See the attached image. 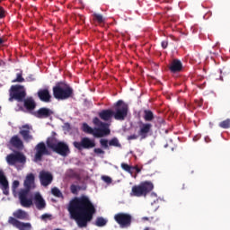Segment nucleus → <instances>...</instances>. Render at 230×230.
Here are the masks:
<instances>
[{"instance_id":"nucleus-1","label":"nucleus","mask_w":230,"mask_h":230,"mask_svg":"<svg viewBox=\"0 0 230 230\" xmlns=\"http://www.w3.org/2000/svg\"><path fill=\"white\" fill-rule=\"evenodd\" d=\"M67 211L70 218L75 220L80 229L87 227L96 214V207L89 199V196L82 195L69 201Z\"/></svg>"},{"instance_id":"nucleus-2","label":"nucleus","mask_w":230,"mask_h":230,"mask_svg":"<svg viewBox=\"0 0 230 230\" xmlns=\"http://www.w3.org/2000/svg\"><path fill=\"white\" fill-rule=\"evenodd\" d=\"M24 188L19 192L20 204L22 208H31L33 206V199L28 198L30 191L35 186V175L33 173L27 174L24 180Z\"/></svg>"},{"instance_id":"nucleus-3","label":"nucleus","mask_w":230,"mask_h":230,"mask_svg":"<svg viewBox=\"0 0 230 230\" xmlns=\"http://www.w3.org/2000/svg\"><path fill=\"white\" fill-rule=\"evenodd\" d=\"M158 123H164V119L159 118L154 111L145 110V137L154 136V132L157 130Z\"/></svg>"},{"instance_id":"nucleus-4","label":"nucleus","mask_w":230,"mask_h":230,"mask_svg":"<svg viewBox=\"0 0 230 230\" xmlns=\"http://www.w3.org/2000/svg\"><path fill=\"white\" fill-rule=\"evenodd\" d=\"M56 100H69L75 96V91L71 85L66 83H58L52 89Z\"/></svg>"},{"instance_id":"nucleus-5","label":"nucleus","mask_w":230,"mask_h":230,"mask_svg":"<svg viewBox=\"0 0 230 230\" xmlns=\"http://www.w3.org/2000/svg\"><path fill=\"white\" fill-rule=\"evenodd\" d=\"M26 98V90H24V86L20 84L12 85L9 90V102H24Z\"/></svg>"},{"instance_id":"nucleus-6","label":"nucleus","mask_w":230,"mask_h":230,"mask_svg":"<svg viewBox=\"0 0 230 230\" xmlns=\"http://www.w3.org/2000/svg\"><path fill=\"white\" fill-rule=\"evenodd\" d=\"M128 114V104L119 100L115 103V111H113V118L117 121H123Z\"/></svg>"},{"instance_id":"nucleus-7","label":"nucleus","mask_w":230,"mask_h":230,"mask_svg":"<svg viewBox=\"0 0 230 230\" xmlns=\"http://www.w3.org/2000/svg\"><path fill=\"white\" fill-rule=\"evenodd\" d=\"M6 163L9 166H15V164H26V156L24 154L16 151L14 153H11L7 155L5 157Z\"/></svg>"},{"instance_id":"nucleus-8","label":"nucleus","mask_w":230,"mask_h":230,"mask_svg":"<svg viewBox=\"0 0 230 230\" xmlns=\"http://www.w3.org/2000/svg\"><path fill=\"white\" fill-rule=\"evenodd\" d=\"M73 145L77 150H91V148L96 146V142L94 139L84 137L81 138L80 142L75 141Z\"/></svg>"},{"instance_id":"nucleus-9","label":"nucleus","mask_w":230,"mask_h":230,"mask_svg":"<svg viewBox=\"0 0 230 230\" xmlns=\"http://www.w3.org/2000/svg\"><path fill=\"white\" fill-rule=\"evenodd\" d=\"M114 220L119 224V227H130L132 224V216L127 213H118L114 216Z\"/></svg>"},{"instance_id":"nucleus-10","label":"nucleus","mask_w":230,"mask_h":230,"mask_svg":"<svg viewBox=\"0 0 230 230\" xmlns=\"http://www.w3.org/2000/svg\"><path fill=\"white\" fill-rule=\"evenodd\" d=\"M35 155H34V162L39 163L42 161L43 155H51V153H49V150H48V147H46V144L44 142H40L35 146Z\"/></svg>"},{"instance_id":"nucleus-11","label":"nucleus","mask_w":230,"mask_h":230,"mask_svg":"<svg viewBox=\"0 0 230 230\" xmlns=\"http://www.w3.org/2000/svg\"><path fill=\"white\" fill-rule=\"evenodd\" d=\"M58 155H62V157H67L69 154H71V150L69 149V146L66 144V142L59 141V143L56 146V148L53 150Z\"/></svg>"},{"instance_id":"nucleus-12","label":"nucleus","mask_w":230,"mask_h":230,"mask_svg":"<svg viewBox=\"0 0 230 230\" xmlns=\"http://www.w3.org/2000/svg\"><path fill=\"white\" fill-rule=\"evenodd\" d=\"M8 224H10L11 226H13V227H16V229H19V230H31V224L22 223V222L17 220L15 217H9Z\"/></svg>"},{"instance_id":"nucleus-13","label":"nucleus","mask_w":230,"mask_h":230,"mask_svg":"<svg viewBox=\"0 0 230 230\" xmlns=\"http://www.w3.org/2000/svg\"><path fill=\"white\" fill-rule=\"evenodd\" d=\"M0 189L2 190L4 195H10V185L3 170H0Z\"/></svg>"},{"instance_id":"nucleus-14","label":"nucleus","mask_w":230,"mask_h":230,"mask_svg":"<svg viewBox=\"0 0 230 230\" xmlns=\"http://www.w3.org/2000/svg\"><path fill=\"white\" fill-rule=\"evenodd\" d=\"M40 181L41 186H49L53 182V174L48 171L40 172Z\"/></svg>"},{"instance_id":"nucleus-15","label":"nucleus","mask_w":230,"mask_h":230,"mask_svg":"<svg viewBox=\"0 0 230 230\" xmlns=\"http://www.w3.org/2000/svg\"><path fill=\"white\" fill-rule=\"evenodd\" d=\"M53 114V111H51L49 108H40L37 111L33 112V116L35 118H39V119H46L48 118H50Z\"/></svg>"},{"instance_id":"nucleus-16","label":"nucleus","mask_w":230,"mask_h":230,"mask_svg":"<svg viewBox=\"0 0 230 230\" xmlns=\"http://www.w3.org/2000/svg\"><path fill=\"white\" fill-rule=\"evenodd\" d=\"M30 130H31V127L28 124L22 126L21 130L19 131V134H21L23 140H25L26 143H30L33 139V136L30 134Z\"/></svg>"},{"instance_id":"nucleus-17","label":"nucleus","mask_w":230,"mask_h":230,"mask_svg":"<svg viewBox=\"0 0 230 230\" xmlns=\"http://www.w3.org/2000/svg\"><path fill=\"white\" fill-rule=\"evenodd\" d=\"M9 145L13 146V148H16V150H22L24 148V142H22V139L17 135L11 137Z\"/></svg>"},{"instance_id":"nucleus-18","label":"nucleus","mask_w":230,"mask_h":230,"mask_svg":"<svg viewBox=\"0 0 230 230\" xmlns=\"http://www.w3.org/2000/svg\"><path fill=\"white\" fill-rule=\"evenodd\" d=\"M38 98L40 102H44V103H49L51 102V93H49V89H40L37 93Z\"/></svg>"},{"instance_id":"nucleus-19","label":"nucleus","mask_w":230,"mask_h":230,"mask_svg":"<svg viewBox=\"0 0 230 230\" xmlns=\"http://www.w3.org/2000/svg\"><path fill=\"white\" fill-rule=\"evenodd\" d=\"M145 195V182H141L139 185H134L132 187L130 196L131 197H143Z\"/></svg>"},{"instance_id":"nucleus-20","label":"nucleus","mask_w":230,"mask_h":230,"mask_svg":"<svg viewBox=\"0 0 230 230\" xmlns=\"http://www.w3.org/2000/svg\"><path fill=\"white\" fill-rule=\"evenodd\" d=\"M34 204L39 210L46 208V200H44V198H42L40 192L34 194Z\"/></svg>"},{"instance_id":"nucleus-21","label":"nucleus","mask_w":230,"mask_h":230,"mask_svg":"<svg viewBox=\"0 0 230 230\" xmlns=\"http://www.w3.org/2000/svg\"><path fill=\"white\" fill-rule=\"evenodd\" d=\"M111 134V129H109V125L106 127L95 128L93 130L94 137H104V136H109Z\"/></svg>"},{"instance_id":"nucleus-22","label":"nucleus","mask_w":230,"mask_h":230,"mask_svg":"<svg viewBox=\"0 0 230 230\" xmlns=\"http://www.w3.org/2000/svg\"><path fill=\"white\" fill-rule=\"evenodd\" d=\"M169 70L173 74L181 73L182 71V62L179 59H173L169 65Z\"/></svg>"},{"instance_id":"nucleus-23","label":"nucleus","mask_w":230,"mask_h":230,"mask_svg":"<svg viewBox=\"0 0 230 230\" xmlns=\"http://www.w3.org/2000/svg\"><path fill=\"white\" fill-rule=\"evenodd\" d=\"M137 135H131L128 137V139L130 141L132 139H137L138 136H141L142 139H145V123L139 122L138 127L136 128Z\"/></svg>"},{"instance_id":"nucleus-24","label":"nucleus","mask_w":230,"mask_h":230,"mask_svg":"<svg viewBox=\"0 0 230 230\" xmlns=\"http://www.w3.org/2000/svg\"><path fill=\"white\" fill-rule=\"evenodd\" d=\"M99 118H101L102 121H111V119L114 118V111L102 110L101 112H99Z\"/></svg>"},{"instance_id":"nucleus-25","label":"nucleus","mask_w":230,"mask_h":230,"mask_svg":"<svg viewBox=\"0 0 230 230\" xmlns=\"http://www.w3.org/2000/svg\"><path fill=\"white\" fill-rule=\"evenodd\" d=\"M22 102H23V107H25L27 111H35V108L37 107V103L35 102V100H33L32 97L24 99Z\"/></svg>"},{"instance_id":"nucleus-26","label":"nucleus","mask_w":230,"mask_h":230,"mask_svg":"<svg viewBox=\"0 0 230 230\" xmlns=\"http://www.w3.org/2000/svg\"><path fill=\"white\" fill-rule=\"evenodd\" d=\"M46 143L48 148H50V150L53 152L60 141H58V139H57L55 137H50L47 139Z\"/></svg>"},{"instance_id":"nucleus-27","label":"nucleus","mask_w":230,"mask_h":230,"mask_svg":"<svg viewBox=\"0 0 230 230\" xmlns=\"http://www.w3.org/2000/svg\"><path fill=\"white\" fill-rule=\"evenodd\" d=\"M14 218H18L19 220H28V212L22 210V209H18L13 213Z\"/></svg>"},{"instance_id":"nucleus-28","label":"nucleus","mask_w":230,"mask_h":230,"mask_svg":"<svg viewBox=\"0 0 230 230\" xmlns=\"http://www.w3.org/2000/svg\"><path fill=\"white\" fill-rule=\"evenodd\" d=\"M145 197L147 200V202H149L150 204H155V202H157L158 199H157V194L155 193V192H152V193H147V194H145Z\"/></svg>"},{"instance_id":"nucleus-29","label":"nucleus","mask_w":230,"mask_h":230,"mask_svg":"<svg viewBox=\"0 0 230 230\" xmlns=\"http://www.w3.org/2000/svg\"><path fill=\"white\" fill-rule=\"evenodd\" d=\"M66 176L69 177V179H76L77 181H80L82 179L80 173L73 169H69L66 172Z\"/></svg>"},{"instance_id":"nucleus-30","label":"nucleus","mask_w":230,"mask_h":230,"mask_svg":"<svg viewBox=\"0 0 230 230\" xmlns=\"http://www.w3.org/2000/svg\"><path fill=\"white\" fill-rule=\"evenodd\" d=\"M82 130L84 132V134H92L93 136L94 134V129L87 123H83Z\"/></svg>"},{"instance_id":"nucleus-31","label":"nucleus","mask_w":230,"mask_h":230,"mask_svg":"<svg viewBox=\"0 0 230 230\" xmlns=\"http://www.w3.org/2000/svg\"><path fill=\"white\" fill-rule=\"evenodd\" d=\"M95 226H97V227H104V226H107V219L102 217H97L95 221Z\"/></svg>"},{"instance_id":"nucleus-32","label":"nucleus","mask_w":230,"mask_h":230,"mask_svg":"<svg viewBox=\"0 0 230 230\" xmlns=\"http://www.w3.org/2000/svg\"><path fill=\"white\" fill-rule=\"evenodd\" d=\"M51 193L54 197H58V199H64V194L60 191V189L54 187L51 189Z\"/></svg>"},{"instance_id":"nucleus-33","label":"nucleus","mask_w":230,"mask_h":230,"mask_svg":"<svg viewBox=\"0 0 230 230\" xmlns=\"http://www.w3.org/2000/svg\"><path fill=\"white\" fill-rule=\"evenodd\" d=\"M154 190V183L152 181H145V195L150 193Z\"/></svg>"},{"instance_id":"nucleus-34","label":"nucleus","mask_w":230,"mask_h":230,"mask_svg":"<svg viewBox=\"0 0 230 230\" xmlns=\"http://www.w3.org/2000/svg\"><path fill=\"white\" fill-rule=\"evenodd\" d=\"M93 21H95L99 24H102V22H105V18L102 14H98V13H94L93 14Z\"/></svg>"},{"instance_id":"nucleus-35","label":"nucleus","mask_w":230,"mask_h":230,"mask_svg":"<svg viewBox=\"0 0 230 230\" xmlns=\"http://www.w3.org/2000/svg\"><path fill=\"white\" fill-rule=\"evenodd\" d=\"M121 168L124 172H128V173H133L135 168L133 166L128 165V164L122 163Z\"/></svg>"},{"instance_id":"nucleus-36","label":"nucleus","mask_w":230,"mask_h":230,"mask_svg":"<svg viewBox=\"0 0 230 230\" xmlns=\"http://www.w3.org/2000/svg\"><path fill=\"white\" fill-rule=\"evenodd\" d=\"M24 82V77H22V72L16 74V78L12 81V84H22Z\"/></svg>"},{"instance_id":"nucleus-37","label":"nucleus","mask_w":230,"mask_h":230,"mask_svg":"<svg viewBox=\"0 0 230 230\" xmlns=\"http://www.w3.org/2000/svg\"><path fill=\"white\" fill-rule=\"evenodd\" d=\"M109 146H116L117 148H121V144L119 143V140H118V138H116V137H114L109 141Z\"/></svg>"},{"instance_id":"nucleus-38","label":"nucleus","mask_w":230,"mask_h":230,"mask_svg":"<svg viewBox=\"0 0 230 230\" xmlns=\"http://www.w3.org/2000/svg\"><path fill=\"white\" fill-rule=\"evenodd\" d=\"M93 125H95V127H107V123L102 122V120H100L98 119V117H95L93 120Z\"/></svg>"},{"instance_id":"nucleus-39","label":"nucleus","mask_w":230,"mask_h":230,"mask_svg":"<svg viewBox=\"0 0 230 230\" xmlns=\"http://www.w3.org/2000/svg\"><path fill=\"white\" fill-rule=\"evenodd\" d=\"M221 128H230V119H226L219 123Z\"/></svg>"},{"instance_id":"nucleus-40","label":"nucleus","mask_w":230,"mask_h":230,"mask_svg":"<svg viewBox=\"0 0 230 230\" xmlns=\"http://www.w3.org/2000/svg\"><path fill=\"white\" fill-rule=\"evenodd\" d=\"M78 190H80V187L76 186V185H71L70 186V191L71 193H73L74 195H76L78 193Z\"/></svg>"},{"instance_id":"nucleus-41","label":"nucleus","mask_w":230,"mask_h":230,"mask_svg":"<svg viewBox=\"0 0 230 230\" xmlns=\"http://www.w3.org/2000/svg\"><path fill=\"white\" fill-rule=\"evenodd\" d=\"M100 143H101V146H102V148H109V140L101 139Z\"/></svg>"},{"instance_id":"nucleus-42","label":"nucleus","mask_w":230,"mask_h":230,"mask_svg":"<svg viewBox=\"0 0 230 230\" xmlns=\"http://www.w3.org/2000/svg\"><path fill=\"white\" fill-rule=\"evenodd\" d=\"M102 181L106 182V184H111L112 183V178L109 176H102Z\"/></svg>"},{"instance_id":"nucleus-43","label":"nucleus","mask_w":230,"mask_h":230,"mask_svg":"<svg viewBox=\"0 0 230 230\" xmlns=\"http://www.w3.org/2000/svg\"><path fill=\"white\" fill-rule=\"evenodd\" d=\"M19 184H20V182L17 180L13 182L12 190L13 192H15V190H17L19 188Z\"/></svg>"},{"instance_id":"nucleus-44","label":"nucleus","mask_w":230,"mask_h":230,"mask_svg":"<svg viewBox=\"0 0 230 230\" xmlns=\"http://www.w3.org/2000/svg\"><path fill=\"white\" fill-rule=\"evenodd\" d=\"M94 154H97V155H100L102 154H105V151H103L102 148H95L93 150Z\"/></svg>"},{"instance_id":"nucleus-45","label":"nucleus","mask_w":230,"mask_h":230,"mask_svg":"<svg viewBox=\"0 0 230 230\" xmlns=\"http://www.w3.org/2000/svg\"><path fill=\"white\" fill-rule=\"evenodd\" d=\"M40 218H41V220L46 221V220H48V218H51V214H43V215H41Z\"/></svg>"},{"instance_id":"nucleus-46","label":"nucleus","mask_w":230,"mask_h":230,"mask_svg":"<svg viewBox=\"0 0 230 230\" xmlns=\"http://www.w3.org/2000/svg\"><path fill=\"white\" fill-rule=\"evenodd\" d=\"M5 14H4V8L0 6V19H4Z\"/></svg>"},{"instance_id":"nucleus-47","label":"nucleus","mask_w":230,"mask_h":230,"mask_svg":"<svg viewBox=\"0 0 230 230\" xmlns=\"http://www.w3.org/2000/svg\"><path fill=\"white\" fill-rule=\"evenodd\" d=\"M196 106L197 107H202V104L204 103V100H197L195 101Z\"/></svg>"},{"instance_id":"nucleus-48","label":"nucleus","mask_w":230,"mask_h":230,"mask_svg":"<svg viewBox=\"0 0 230 230\" xmlns=\"http://www.w3.org/2000/svg\"><path fill=\"white\" fill-rule=\"evenodd\" d=\"M27 82H35V75H30L27 78H26Z\"/></svg>"},{"instance_id":"nucleus-49","label":"nucleus","mask_w":230,"mask_h":230,"mask_svg":"<svg viewBox=\"0 0 230 230\" xmlns=\"http://www.w3.org/2000/svg\"><path fill=\"white\" fill-rule=\"evenodd\" d=\"M162 48L164 49H166L168 48V41L166 40L162 41Z\"/></svg>"},{"instance_id":"nucleus-50","label":"nucleus","mask_w":230,"mask_h":230,"mask_svg":"<svg viewBox=\"0 0 230 230\" xmlns=\"http://www.w3.org/2000/svg\"><path fill=\"white\" fill-rule=\"evenodd\" d=\"M205 141H206V143H209L211 141V139H209V137H205Z\"/></svg>"},{"instance_id":"nucleus-51","label":"nucleus","mask_w":230,"mask_h":230,"mask_svg":"<svg viewBox=\"0 0 230 230\" xmlns=\"http://www.w3.org/2000/svg\"><path fill=\"white\" fill-rule=\"evenodd\" d=\"M3 42H4V40H3L2 38H0V45L3 44Z\"/></svg>"},{"instance_id":"nucleus-52","label":"nucleus","mask_w":230,"mask_h":230,"mask_svg":"<svg viewBox=\"0 0 230 230\" xmlns=\"http://www.w3.org/2000/svg\"><path fill=\"white\" fill-rule=\"evenodd\" d=\"M197 139H198L197 137H195L193 138V141H197Z\"/></svg>"},{"instance_id":"nucleus-53","label":"nucleus","mask_w":230,"mask_h":230,"mask_svg":"<svg viewBox=\"0 0 230 230\" xmlns=\"http://www.w3.org/2000/svg\"><path fill=\"white\" fill-rule=\"evenodd\" d=\"M182 190H186V187H185V185L183 184V186H182Z\"/></svg>"},{"instance_id":"nucleus-54","label":"nucleus","mask_w":230,"mask_h":230,"mask_svg":"<svg viewBox=\"0 0 230 230\" xmlns=\"http://www.w3.org/2000/svg\"><path fill=\"white\" fill-rule=\"evenodd\" d=\"M145 220H148V217H145Z\"/></svg>"},{"instance_id":"nucleus-55","label":"nucleus","mask_w":230,"mask_h":230,"mask_svg":"<svg viewBox=\"0 0 230 230\" xmlns=\"http://www.w3.org/2000/svg\"><path fill=\"white\" fill-rule=\"evenodd\" d=\"M145 230H148V227H146Z\"/></svg>"},{"instance_id":"nucleus-56","label":"nucleus","mask_w":230,"mask_h":230,"mask_svg":"<svg viewBox=\"0 0 230 230\" xmlns=\"http://www.w3.org/2000/svg\"><path fill=\"white\" fill-rule=\"evenodd\" d=\"M0 66H1V63H0Z\"/></svg>"}]
</instances>
